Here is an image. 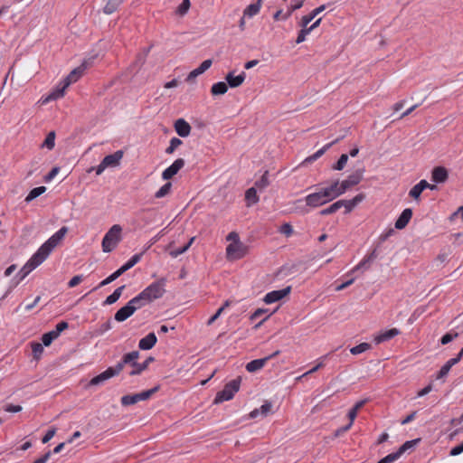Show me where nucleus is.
<instances>
[{"label":"nucleus","instance_id":"1","mask_svg":"<svg viewBox=\"0 0 463 463\" xmlns=\"http://www.w3.org/2000/svg\"><path fill=\"white\" fill-rule=\"evenodd\" d=\"M67 231L68 229L66 227H61L38 249V250L32 256V258L17 273L16 276L19 277V279L16 282V284L19 281L23 280L31 271H33L36 267H38L47 259V257L50 255L52 250L63 239V237L67 233Z\"/></svg>","mask_w":463,"mask_h":463},{"label":"nucleus","instance_id":"2","mask_svg":"<svg viewBox=\"0 0 463 463\" xmlns=\"http://www.w3.org/2000/svg\"><path fill=\"white\" fill-rule=\"evenodd\" d=\"M337 198L334 187L329 186L320 188L318 191L311 193L305 197L306 206L317 208L322 206L334 199Z\"/></svg>","mask_w":463,"mask_h":463},{"label":"nucleus","instance_id":"3","mask_svg":"<svg viewBox=\"0 0 463 463\" xmlns=\"http://www.w3.org/2000/svg\"><path fill=\"white\" fill-rule=\"evenodd\" d=\"M364 169H357L354 173L348 175V177L339 183V181H335L331 184L332 187H334L336 197L342 195L345 193L346 190L358 184L363 180Z\"/></svg>","mask_w":463,"mask_h":463},{"label":"nucleus","instance_id":"4","mask_svg":"<svg viewBox=\"0 0 463 463\" xmlns=\"http://www.w3.org/2000/svg\"><path fill=\"white\" fill-rule=\"evenodd\" d=\"M122 228L118 224L113 225L105 234L102 240V250L104 252L112 251L118 243L121 241Z\"/></svg>","mask_w":463,"mask_h":463},{"label":"nucleus","instance_id":"5","mask_svg":"<svg viewBox=\"0 0 463 463\" xmlns=\"http://www.w3.org/2000/svg\"><path fill=\"white\" fill-rule=\"evenodd\" d=\"M241 382V378L239 376L226 383L224 388L217 392L213 402L218 404L232 400L234 394L240 390Z\"/></svg>","mask_w":463,"mask_h":463},{"label":"nucleus","instance_id":"6","mask_svg":"<svg viewBox=\"0 0 463 463\" xmlns=\"http://www.w3.org/2000/svg\"><path fill=\"white\" fill-rule=\"evenodd\" d=\"M166 279H160L156 282H153L151 285H149L147 288H146L144 290L141 291L142 294H145V298L149 303L152 302L155 299L160 298L164 293L165 292V286Z\"/></svg>","mask_w":463,"mask_h":463},{"label":"nucleus","instance_id":"7","mask_svg":"<svg viewBox=\"0 0 463 463\" xmlns=\"http://www.w3.org/2000/svg\"><path fill=\"white\" fill-rule=\"evenodd\" d=\"M142 253L133 255L123 266H121L118 269L109 275L107 279L102 280L99 287H104L114 280H116L118 277H120L127 270L130 269L134 267L141 259Z\"/></svg>","mask_w":463,"mask_h":463},{"label":"nucleus","instance_id":"8","mask_svg":"<svg viewBox=\"0 0 463 463\" xmlns=\"http://www.w3.org/2000/svg\"><path fill=\"white\" fill-rule=\"evenodd\" d=\"M160 386H155L152 389L141 392L135 394H128L121 397V404L123 406H128L137 403L141 401L148 400L154 393L159 390Z\"/></svg>","mask_w":463,"mask_h":463},{"label":"nucleus","instance_id":"9","mask_svg":"<svg viewBox=\"0 0 463 463\" xmlns=\"http://www.w3.org/2000/svg\"><path fill=\"white\" fill-rule=\"evenodd\" d=\"M279 353H280V351L277 350L273 354H271L264 358L255 359V360L249 362L246 364V370L249 373H255V372L260 370L261 368L264 367V365L267 364L268 361L278 356L279 354Z\"/></svg>","mask_w":463,"mask_h":463},{"label":"nucleus","instance_id":"10","mask_svg":"<svg viewBox=\"0 0 463 463\" xmlns=\"http://www.w3.org/2000/svg\"><path fill=\"white\" fill-rule=\"evenodd\" d=\"M226 253L229 258L238 260L246 254V247L240 241H234L227 246Z\"/></svg>","mask_w":463,"mask_h":463},{"label":"nucleus","instance_id":"11","mask_svg":"<svg viewBox=\"0 0 463 463\" xmlns=\"http://www.w3.org/2000/svg\"><path fill=\"white\" fill-rule=\"evenodd\" d=\"M119 373L118 371L116 369L115 366L113 367H109L107 370H105L104 372H102L101 373H99V375L93 377L90 382V385H99L101 383H103L105 381L114 377V376H117L118 375Z\"/></svg>","mask_w":463,"mask_h":463},{"label":"nucleus","instance_id":"12","mask_svg":"<svg viewBox=\"0 0 463 463\" xmlns=\"http://www.w3.org/2000/svg\"><path fill=\"white\" fill-rule=\"evenodd\" d=\"M139 358L138 351H132L123 355L122 359L115 365L116 369L120 372L126 364H130L132 367L136 365L137 360Z\"/></svg>","mask_w":463,"mask_h":463},{"label":"nucleus","instance_id":"13","mask_svg":"<svg viewBox=\"0 0 463 463\" xmlns=\"http://www.w3.org/2000/svg\"><path fill=\"white\" fill-rule=\"evenodd\" d=\"M290 291L291 287L289 286L279 290H273L266 294L263 300L266 304H272L285 298L290 293Z\"/></svg>","mask_w":463,"mask_h":463},{"label":"nucleus","instance_id":"14","mask_svg":"<svg viewBox=\"0 0 463 463\" xmlns=\"http://www.w3.org/2000/svg\"><path fill=\"white\" fill-rule=\"evenodd\" d=\"M184 165V160L183 158L176 159L170 166H168L162 173V178L164 180H169L175 175Z\"/></svg>","mask_w":463,"mask_h":463},{"label":"nucleus","instance_id":"15","mask_svg":"<svg viewBox=\"0 0 463 463\" xmlns=\"http://www.w3.org/2000/svg\"><path fill=\"white\" fill-rule=\"evenodd\" d=\"M378 257L377 250L374 249L370 252L368 255H366L363 260L358 263L351 271L350 273H354L360 269H368L370 267V263L373 262L376 258Z\"/></svg>","mask_w":463,"mask_h":463},{"label":"nucleus","instance_id":"16","mask_svg":"<svg viewBox=\"0 0 463 463\" xmlns=\"http://www.w3.org/2000/svg\"><path fill=\"white\" fill-rule=\"evenodd\" d=\"M212 64L213 61L211 59L203 61L198 68L193 70L188 74L186 80L193 81L196 77L206 71L212 66Z\"/></svg>","mask_w":463,"mask_h":463},{"label":"nucleus","instance_id":"17","mask_svg":"<svg viewBox=\"0 0 463 463\" xmlns=\"http://www.w3.org/2000/svg\"><path fill=\"white\" fill-rule=\"evenodd\" d=\"M85 68V65L82 64L72 70L62 81L65 87H69L71 83L76 82L82 76Z\"/></svg>","mask_w":463,"mask_h":463},{"label":"nucleus","instance_id":"18","mask_svg":"<svg viewBox=\"0 0 463 463\" xmlns=\"http://www.w3.org/2000/svg\"><path fill=\"white\" fill-rule=\"evenodd\" d=\"M122 157H123V151L122 150H118V151H116L115 153H113L111 155L106 156L102 159L103 165H106L107 167L117 166V165H119L120 160L122 159Z\"/></svg>","mask_w":463,"mask_h":463},{"label":"nucleus","instance_id":"19","mask_svg":"<svg viewBox=\"0 0 463 463\" xmlns=\"http://www.w3.org/2000/svg\"><path fill=\"white\" fill-rule=\"evenodd\" d=\"M412 217V211L410 208L404 209L395 222V228L402 230L407 226Z\"/></svg>","mask_w":463,"mask_h":463},{"label":"nucleus","instance_id":"20","mask_svg":"<svg viewBox=\"0 0 463 463\" xmlns=\"http://www.w3.org/2000/svg\"><path fill=\"white\" fill-rule=\"evenodd\" d=\"M343 137H344V136L340 137H337L335 140H333L332 142L326 144L321 149L317 151L315 154H313L312 156L307 157L305 159L304 163H312V162L316 161L321 156H323L332 146H334L335 144L338 143Z\"/></svg>","mask_w":463,"mask_h":463},{"label":"nucleus","instance_id":"21","mask_svg":"<svg viewBox=\"0 0 463 463\" xmlns=\"http://www.w3.org/2000/svg\"><path fill=\"white\" fill-rule=\"evenodd\" d=\"M175 129L180 137H185L190 135L191 126L184 118H179L175 122Z\"/></svg>","mask_w":463,"mask_h":463},{"label":"nucleus","instance_id":"22","mask_svg":"<svg viewBox=\"0 0 463 463\" xmlns=\"http://www.w3.org/2000/svg\"><path fill=\"white\" fill-rule=\"evenodd\" d=\"M449 177L448 171L443 166H436L432 169L431 179L435 183H444Z\"/></svg>","mask_w":463,"mask_h":463},{"label":"nucleus","instance_id":"23","mask_svg":"<svg viewBox=\"0 0 463 463\" xmlns=\"http://www.w3.org/2000/svg\"><path fill=\"white\" fill-rule=\"evenodd\" d=\"M157 338L155 333H149L145 337L141 338L138 343V347L141 350H150L156 344Z\"/></svg>","mask_w":463,"mask_h":463},{"label":"nucleus","instance_id":"24","mask_svg":"<svg viewBox=\"0 0 463 463\" xmlns=\"http://www.w3.org/2000/svg\"><path fill=\"white\" fill-rule=\"evenodd\" d=\"M133 314L134 307H130V305L127 303L126 306L122 307L116 312L114 318L118 322H123L130 317Z\"/></svg>","mask_w":463,"mask_h":463},{"label":"nucleus","instance_id":"25","mask_svg":"<svg viewBox=\"0 0 463 463\" xmlns=\"http://www.w3.org/2000/svg\"><path fill=\"white\" fill-rule=\"evenodd\" d=\"M246 74L244 71H242L241 74L237 76H234L233 72H229L225 77V80L227 81L226 84L231 88H237L243 83Z\"/></svg>","mask_w":463,"mask_h":463},{"label":"nucleus","instance_id":"26","mask_svg":"<svg viewBox=\"0 0 463 463\" xmlns=\"http://www.w3.org/2000/svg\"><path fill=\"white\" fill-rule=\"evenodd\" d=\"M400 334V331L397 328H392L389 330L384 331L383 333L378 335L375 336L374 341L376 344H380L385 341H388L394 336L398 335Z\"/></svg>","mask_w":463,"mask_h":463},{"label":"nucleus","instance_id":"27","mask_svg":"<svg viewBox=\"0 0 463 463\" xmlns=\"http://www.w3.org/2000/svg\"><path fill=\"white\" fill-rule=\"evenodd\" d=\"M326 9V5H322L318 6L317 8L314 9L309 14L304 15L301 18L300 25L302 27H307L308 24L320 13H322Z\"/></svg>","mask_w":463,"mask_h":463},{"label":"nucleus","instance_id":"28","mask_svg":"<svg viewBox=\"0 0 463 463\" xmlns=\"http://www.w3.org/2000/svg\"><path fill=\"white\" fill-rule=\"evenodd\" d=\"M154 361V357L148 356L142 364L136 363L133 370L129 373L130 376H135L140 374L143 371L146 370L149 364Z\"/></svg>","mask_w":463,"mask_h":463},{"label":"nucleus","instance_id":"29","mask_svg":"<svg viewBox=\"0 0 463 463\" xmlns=\"http://www.w3.org/2000/svg\"><path fill=\"white\" fill-rule=\"evenodd\" d=\"M271 409H272V403L270 402H265L260 406V409L253 410L250 412V417L254 419V418L258 417L260 414H261L262 416H267L271 411Z\"/></svg>","mask_w":463,"mask_h":463},{"label":"nucleus","instance_id":"30","mask_svg":"<svg viewBox=\"0 0 463 463\" xmlns=\"http://www.w3.org/2000/svg\"><path fill=\"white\" fill-rule=\"evenodd\" d=\"M144 296L145 294H142L140 292L137 296H136L128 302V304L130 305V307H134V312L141 308L142 307L146 306L147 303H149L148 301H146Z\"/></svg>","mask_w":463,"mask_h":463},{"label":"nucleus","instance_id":"31","mask_svg":"<svg viewBox=\"0 0 463 463\" xmlns=\"http://www.w3.org/2000/svg\"><path fill=\"white\" fill-rule=\"evenodd\" d=\"M61 86H58L57 89H55L52 93L49 94V96L43 100V103L63 97L65 90L68 87H65V84L63 82H61Z\"/></svg>","mask_w":463,"mask_h":463},{"label":"nucleus","instance_id":"32","mask_svg":"<svg viewBox=\"0 0 463 463\" xmlns=\"http://www.w3.org/2000/svg\"><path fill=\"white\" fill-rule=\"evenodd\" d=\"M124 288H125L124 285L116 288L111 295L107 297V298L104 301V305H112L115 302H117L119 299V298L121 297Z\"/></svg>","mask_w":463,"mask_h":463},{"label":"nucleus","instance_id":"33","mask_svg":"<svg viewBox=\"0 0 463 463\" xmlns=\"http://www.w3.org/2000/svg\"><path fill=\"white\" fill-rule=\"evenodd\" d=\"M228 90V85L223 81H219L212 86L211 92L213 95H223Z\"/></svg>","mask_w":463,"mask_h":463},{"label":"nucleus","instance_id":"34","mask_svg":"<svg viewBox=\"0 0 463 463\" xmlns=\"http://www.w3.org/2000/svg\"><path fill=\"white\" fill-rule=\"evenodd\" d=\"M46 191V187L45 186H38V187H35L33 189H32L30 191V193L28 194V195L25 197L24 201L26 203H30L32 202L33 200H34L35 198L39 197L40 195H42L44 192Z\"/></svg>","mask_w":463,"mask_h":463},{"label":"nucleus","instance_id":"35","mask_svg":"<svg viewBox=\"0 0 463 463\" xmlns=\"http://www.w3.org/2000/svg\"><path fill=\"white\" fill-rule=\"evenodd\" d=\"M260 1L261 0H258L257 3L250 4V5H248L246 9L243 11L244 16L252 17L256 15L260 10Z\"/></svg>","mask_w":463,"mask_h":463},{"label":"nucleus","instance_id":"36","mask_svg":"<svg viewBox=\"0 0 463 463\" xmlns=\"http://www.w3.org/2000/svg\"><path fill=\"white\" fill-rule=\"evenodd\" d=\"M120 4L121 0H108L106 5L104 6V13L108 14L114 13Z\"/></svg>","mask_w":463,"mask_h":463},{"label":"nucleus","instance_id":"37","mask_svg":"<svg viewBox=\"0 0 463 463\" xmlns=\"http://www.w3.org/2000/svg\"><path fill=\"white\" fill-rule=\"evenodd\" d=\"M342 204H343L342 202L337 201V202L332 203L327 208L323 209L320 212V214L321 215H329V214L335 213L336 211H338L339 209L342 208Z\"/></svg>","mask_w":463,"mask_h":463},{"label":"nucleus","instance_id":"38","mask_svg":"<svg viewBox=\"0 0 463 463\" xmlns=\"http://www.w3.org/2000/svg\"><path fill=\"white\" fill-rule=\"evenodd\" d=\"M55 146V132L51 131L48 133L45 140L42 144V147H47L49 150H52Z\"/></svg>","mask_w":463,"mask_h":463},{"label":"nucleus","instance_id":"39","mask_svg":"<svg viewBox=\"0 0 463 463\" xmlns=\"http://www.w3.org/2000/svg\"><path fill=\"white\" fill-rule=\"evenodd\" d=\"M59 336L53 330L47 332L43 334L42 336L43 345L45 346H49L52 343V341H54Z\"/></svg>","mask_w":463,"mask_h":463},{"label":"nucleus","instance_id":"40","mask_svg":"<svg viewBox=\"0 0 463 463\" xmlns=\"http://www.w3.org/2000/svg\"><path fill=\"white\" fill-rule=\"evenodd\" d=\"M372 345L368 343H362L358 345H355L350 349V353L354 355L362 354L369 349H371Z\"/></svg>","mask_w":463,"mask_h":463},{"label":"nucleus","instance_id":"41","mask_svg":"<svg viewBox=\"0 0 463 463\" xmlns=\"http://www.w3.org/2000/svg\"><path fill=\"white\" fill-rule=\"evenodd\" d=\"M245 198L250 203H256L259 201L255 187L249 188L245 193Z\"/></svg>","mask_w":463,"mask_h":463},{"label":"nucleus","instance_id":"42","mask_svg":"<svg viewBox=\"0 0 463 463\" xmlns=\"http://www.w3.org/2000/svg\"><path fill=\"white\" fill-rule=\"evenodd\" d=\"M420 441L419 439H413V440H408L404 442L399 449L396 451L399 457H401L406 450L412 448L415 444H417Z\"/></svg>","mask_w":463,"mask_h":463},{"label":"nucleus","instance_id":"43","mask_svg":"<svg viewBox=\"0 0 463 463\" xmlns=\"http://www.w3.org/2000/svg\"><path fill=\"white\" fill-rule=\"evenodd\" d=\"M348 161V155L342 154L338 159V161L333 165L334 170L341 171L345 168L346 163Z\"/></svg>","mask_w":463,"mask_h":463},{"label":"nucleus","instance_id":"44","mask_svg":"<svg viewBox=\"0 0 463 463\" xmlns=\"http://www.w3.org/2000/svg\"><path fill=\"white\" fill-rule=\"evenodd\" d=\"M303 3H304V0H299V1L295 2L290 6V8L288 10V12L284 14L282 20L288 19L294 11H296L303 6Z\"/></svg>","mask_w":463,"mask_h":463},{"label":"nucleus","instance_id":"45","mask_svg":"<svg viewBox=\"0 0 463 463\" xmlns=\"http://www.w3.org/2000/svg\"><path fill=\"white\" fill-rule=\"evenodd\" d=\"M172 187V184L170 182H167L165 184L156 194V198H162L167 195L170 193Z\"/></svg>","mask_w":463,"mask_h":463},{"label":"nucleus","instance_id":"46","mask_svg":"<svg viewBox=\"0 0 463 463\" xmlns=\"http://www.w3.org/2000/svg\"><path fill=\"white\" fill-rule=\"evenodd\" d=\"M191 6L190 0H183L180 5L177 7L175 13L181 16L184 15Z\"/></svg>","mask_w":463,"mask_h":463},{"label":"nucleus","instance_id":"47","mask_svg":"<svg viewBox=\"0 0 463 463\" xmlns=\"http://www.w3.org/2000/svg\"><path fill=\"white\" fill-rule=\"evenodd\" d=\"M183 144L182 140L177 137H173L170 140L169 146L165 149L166 154H173L175 150Z\"/></svg>","mask_w":463,"mask_h":463},{"label":"nucleus","instance_id":"48","mask_svg":"<svg viewBox=\"0 0 463 463\" xmlns=\"http://www.w3.org/2000/svg\"><path fill=\"white\" fill-rule=\"evenodd\" d=\"M268 175H269V172L265 171V173L260 177V179L256 181L255 187H257L260 190L266 188L269 184V179H268Z\"/></svg>","mask_w":463,"mask_h":463},{"label":"nucleus","instance_id":"49","mask_svg":"<svg viewBox=\"0 0 463 463\" xmlns=\"http://www.w3.org/2000/svg\"><path fill=\"white\" fill-rule=\"evenodd\" d=\"M32 351L35 359H39L41 354L43 352V344L40 343H32Z\"/></svg>","mask_w":463,"mask_h":463},{"label":"nucleus","instance_id":"50","mask_svg":"<svg viewBox=\"0 0 463 463\" xmlns=\"http://www.w3.org/2000/svg\"><path fill=\"white\" fill-rule=\"evenodd\" d=\"M400 457L396 452L391 453L387 455L386 457L383 458L381 460H379L377 463H393L396 461Z\"/></svg>","mask_w":463,"mask_h":463},{"label":"nucleus","instance_id":"51","mask_svg":"<svg viewBox=\"0 0 463 463\" xmlns=\"http://www.w3.org/2000/svg\"><path fill=\"white\" fill-rule=\"evenodd\" d=\"M310 33V29H307V27H302L299 31L298 35L297 37L296 43H301L306 40V36Z\"/></svg>","mask_w":463,"mask_h":463},{"label":"nucleus","instance_id":"52","mask_svg":"<svg viewBox=\"0 0 463 463\" xmlns=\"http://www.w3.org/2000/svg\"><path fill=\"white\" fill-rule=\"evenodd\" d=\"M458 336V333H455V334H450V333H447L445 334L441 338H440V343L441 345H448L449 343H450L454 338H457Z\"/></svg>","mask_w":463,"mask_h":463},{"label":"nucleus","instance_id":"53","mask_svg":"<svg viewBox=\"0 0 463 463\" xmlns=\"http://www.w3.org/2000/svg\"><path fill=\"white\" fill-rule=\"evenodd\" d=\"M279 232H280L282 234L286 235L287 237H289V236H291V235H292V233H293V228H292L291 224H289V223H288V222H287V223H284V224L280 227Z\"/></svg>","mask_w":463,"mask_h":463},{"label":"nucleus","instance_id":"54","mask_svg":"<svg viewBox=\"0 0 463 463\" xmlns=\"http://www.w3.org/2000/svg\"><path fill=\"white\" fill-rule=\"evenodd\" d=\"M422 193V190L420 189V187H419L418 184H415L411 190H410V193H409V195L411 197H412L413 199H418L420 194Z\"/></svg>","mask_w":463,"mask_h":463},{"label":"nucleus","instance_id":"55","mask_svg":"<svg viewBox=\"0 0 463 463\" xmlns=\"http://www.w3.org/2000/svg\"><path fill=\"white\" fill-rule=\"evenodd\" d=\"M69 327V324L65 321H61L58 323L55 326V329L53 330L57 335L59 336L62 331L67 329Z\"/></svg>","mask_w":463,"mask_h":463},{"label":"nucleus","instance_id":"56","mask_svg":"<svg viewBox=\"0 0 463 463\" xmlns=\"http://www.w3.org/2000/svg\"><path fill=\"white\" fill-rule=\"evenodd\" d=\"M188 249H187V246H183L181 248H178V249H175V250H173L169 252L170 256L172 258H176L178 257L179 255L184 253L185 251H187Z\"/></svg>","mask_w":463,"mask_h":463},{"label":"nucleus","instance_id":"57","mask_svg":"<svg viewBox=\"0 0 463 463\" xmlns=\"http://www.w3.org/2000/svg\"><path fill=\"white\" fill-rule=\"evenodd\" d=\"M450 371V368L445 364L441 368L440 370L439 371V373H437V376L436 378L437 379H442L444 378Z\"/></svg>","mask_w":463,"mask_h":463},{"label":"nucleus","instance_id":"58","mask_svg":"<svg viewBox=\"0 0 463 463\" xmlns=\"http://www.w3.org/2000/svg\"><path fill=\"white\" fill-rule=\"evenodd\" d=\"M82 281V276L77 275L71 279V280L68 283L69 288H74L77 285H79Z\"/></svg>","mask_w":463,"mask_h":463},{"label":"nucleus","instance_id":"59","mask_svg":"<svg viewBox=\"0 0 463 463\" xmlns=\"http://www.w3.org/2000/svg\"><path fill=\"white\" fill-rule=\"evenodd\" d=\"M268 312V309L265 308H258L253 314H251L250 319L251 321H254L260 317L262 315L266 314Z\"/></svg>","mask_w":463,"mask_h":463},{"label":"nucleus","instance_id":"60","mask_svg":"<svg viewBox=\"0 0 463 463\" xmlns=\"http://www.w3.org/2000/svg\"><path fill=\"white\" fill-rule=\"evenodd\" d=\"M5 411H7V412H19L22 411V406L20 405H14V404H7L6 406H5Z\"/></svg>","mask_w":463,"mask_h":463},{"label":"nucleus","instance_id":"61","mask_svg":"<svg viewBox=\"0 0 463 463\" xmlns=\"http://www.w3.org/2000/svg\"><path fill=\"white\" fill-rule=\"evenodd\" d=\"M55 432H56L55 429L49 430L46 432V434L43 436V439H42L43 443L49 442L53 438V436L55 435Z\"/></svg>","mask_w":463,"mask_h":463},{"label":"nucleus","instance_id":"62","mask_svg":"<svg viewBox=\"0 0 463 463\" xmlns=\"http://www.w3.org/2000/svg\"><path fill=\"white\" fill-rule=\"evenodd\" d=\"M339 202H342V207H345V213H350L355 206L350 200H339Z\"/></svg>","mask_w":463,"mask_h":463},{"label":"nucleus","instance_id":"63","mask_svg":"<svg viewBox=\"0 0 463 463\" xmlns=\"http://www.w3.org/2000/svg\"><path fill=\"white\" fill-rule=\"evenodd\" d=\"M223 310H224V307H221L216 311V313L213 317H210V319L207 321V325L211 326L212 324H213V322L218 319V317L221 316V314L223 312Z\"/></svg>","mask_w":463,"mask_h":463},{"label":"nucleus","instance_id":"64","mask_svg":"<svg viewBox=\"0 0 463 463\" xmlns=\"http://www.w3.org/2000/svg\"><path fill=\"white\" fill-rule=\"evenodd\" d=\"M51 456L52 452L48 451L44 455L34 460L33 463H46L50 459Z\"/></svg>","mask_w":463,"mask_h":463}]
</instances>
